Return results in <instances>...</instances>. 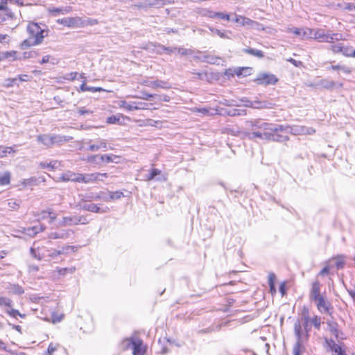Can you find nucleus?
I'll use <instances>...</instances> for the list:
<instances>
[{"label": "nucleus", "mask_w": 355, "mask_h": 355, "mask_svg": "<svg viewBox=\"0 0 355 355\" xmlns=\"http://www.w3.org/2000/svg\"><path fill=\"white\" fill-rule=\"evenodd\" d=\"M41 25L42 26L35 22L28 23L27 32L29 37L21 43L22 48L38 45L42 42L44 37H47L49 31L45 28L44 24Z\"/></svg>", "instance_id": "obj_1"}, {"label": "nucleus", "mask_w": 355, "mask_h": 355, "mask_svg": "<svg viewBox=\"0 0 355 355\" xmlns=\"http://www.w3.org/2000/svg\"><path fill=\"white\" fill-rule=\"evenodd\" d=\"M294 332L297 341L293 347V355H301L305 351L304 343L308 340L309 332H303L302 324L300 321L295 322Z\"/></svg>", "instance_id": "obj_2"}, {"label": "nucleus", "mask_w": 355, "mask_h": 355, "mask_svg": "<svg viewBox=\"0 0 355 355\" xmlns=\"http://www.w3.org/2000/svg\"><path fill=\"white\" fill-rule=\"evenodd\" d=\"M257 130V129L254 128L251 132L248 133L249 139H253L254 138H259L261 139L279 142L288 140V137L287 136L272 133L269 130H263V132L258 131Z\"/></svg>", "instance_id": "obj_3"}, {"label": "nucleus", "mask_w": 355, "mask_h": 355, "mask_svg": "<svg viewBox=\"0 0 355 355\" xmlns=\"http://www.w3.org/2000/svg\"><path fill=\"white\" fill-rule=\"evenodd\" d=\"M342 35L338 33L328 34L323 29H314L313 38L317 40L320 42L332 43L333 41L341 39Z\"/></svg>", "instance_id": "obj_4"}, {"label": "nucleus", "mask_w": 355, "mask_h": 355, "mask_svg": "<svg viewBox=\"0 0 355 355\" xmlns=\"http://www.w3.org/2000/svg\"><path fill=\"white\" fill-rule=\"evenodd\" d=\"M87 223L86 217L83 216H70L63 217L62 220L59 222V226L67 227L76 225L79 223L87 224Z\"/></svg>", "instance_id": "obj_5"}, {"label": "nucleus", "mask_w": 355, "mask_h": 355, "mask_svg": "<svg viewBox=\"0 0 355 355\" xmlns=\"http://www.w3.org/2000/svg\"><path fill=\"white\" fill-rule=\"evenodd\" d=\"M313 302H315L318 310L320 313L331 314V310L333 309V307L325 295L320 297Z\"/></svg>", "instance_id": "obj_6"}, {"label": "nucleus", "mask_w": 355, "mask_h": 355, "mask_svg": "<svg viewBox=\"0 0 355 355\" xmlns=\"http://www.w3.org/2000/svg\"><path fill=\"white\" fill-rule=\"evenodd\" d=\"M140 85L153 89L159 87L162 89H170L171 87L169 83L162 80H150L149 79H145L140 82Z\"/></svg>", "instance_id": "obj_7"}, {"label": "nucleus", "mask_w": 355, "mask_h": 355, "mask_svg": "<svg viewBox=\"0 0 355 355\" xmlns=\"http://www.w3.org/2000/svg\"><path fill=\"white\" fill-rule=\"evenodd\" d=\"M315 132L311 127L304 125H290L289 133L294 135H313Z\"/></svg>", "instance_id": "obj_8"}, {"label": "nucleus", "mask_w": 355, "mask_h": 355, "mask_svg": "<svg viewBox=\"0 0 355 355\" xmlns=\"http://www.w3.org/2000/svg\"><path fill=\"white\" fill-rule=\"evenodd\" d=\"M57 23L69 28H80L81 22L80 17H66L58 19Z\"/></svg>", "instance_id": "obj_9"}, {"label": "nucleus", "mask_w": 355, "mask_h": 355, "mask_svg": "<svg viewBox=\"0 0 355 355\" xmlns=\"http://www.w3.org/2000/svg\"><path fill=\"white\" fill-rule=\"evenodd\" d=\"M256 81L259 85H275L278 78L273 74L262 73L257 77Z\"/></svg>", "instance_id": "obj_10"}, {"label": "nucleus", "mask_w": 355, "mask_h": 355, "mask_svg": "<svg viewBox=\"0 0 355 355\" xmlns=\"http://www.w3.org/2000/svg\"><path fill=\"white\" fill-rule=\"evenodd\" d=\"M260 128L263 130H269L270 132L274 134H278V132H286L289 133L290 125H283L278 124H262Z\"/></svg>", "instance_id": "obj_11"}, {"label": "nucleus", "mask_w": 355, "mask_h": 355, "mask_svg": "<svg viewBox=\"0 0 355 355\" xmlns=\"http://www.w3.org/2000/svg\"><path fill=\"white\" fill-rule=\"evenodd\" d=\"M324 295L320 293V284L318 280L314 281L311 284L309 292V299L311 302Z\"/></svg>", "instance_id": "obj_12"}, {"label": "nucleus", "mask_w": 355, "mask_h": 355, "mask_svg": "<svg viewBox=\"0 0 355 355\" xmlns=\"http://www.w3.org/2000/svg\"><path fill=\"white\" fill-rule=\"evenodd\" d=\"M275 104L267 101H249L247 104L248 107L254 109H271L274 107Z\"/></svg>", "instance_id": "obj_13"}, {"label": "nucleus", "mask_w": 355, "mask_h": 355, "mask_svg": "<svg viewBox=\"0 0 355 355\" xmlns=\"http://www.w3.org/2000/svg\"><path fill=\"white\" fill-rule=\"evenodd\" d=\"M73 234V232L71 230H62L58 232H51L48 235L49 239H67L70 237L71 235Z\"/></svg>", "instance_id": "obj_14"}, {"label": "nucleus", "mask_w": 355, "mask_h": 355, "mask_svg": "<svg viewBox=\"0 0 355 355\" xmlns=\"http://www.w3.org/2000/svg\"><path fill=\"white\" fill-rule=\"evenodd\" d=\"M315 85L318 87H321L327 89H332L335 87L336 85H338L339 87H342L343 86V83L336 84L334 81L330 80L329 79H321L318 80Z\"/></svg>", "instance_id": "obj_15"}, {"label": "nucleus", "mask_w": 355, "mask_h": 355, "mask_svg": "<svg viewBox=\"0 0 355 355\" xmlns=\"http://www.w3.org/2000/svg\"><path fill=\"white\" fill-rule=\"evenodd\" d=\"M236 23L239 24L242 26H248L250 28H254L258 23L255 21L250 19L244 16L237 15H236V18L234 19Z\"/></svg>", "instance_id": "obj_16"}, {"label": "nucleus", "mask_w": 355, "mask_h": 355, "mask_svg": "<svg viewBox=\"0 0 355 355\" xmlns=\"http://www.w3.org/2000/svg\"><path fill=\"white\" fill-rule=\"evenodd\" d=\"M133 355H144L146 347L143 345V341L137 338L132 347Z\"/></svg>", "instance_id": "obj_17"}, {"label": "nucleus", "mask_w": 355, "mask_h": 355, "mask_svg": "<svg viewBox=\"0 0 355 355\" xmlns=\"http://www.w3.org/2000/svg\"><path fill=\"white\" fill-rule=\"evenodd\" d=\"M107 144L105 139H98L95 144H90L87 148L88 150L92 152L97 151L100 149H107Z\"/></svg>", "instance_id": "obj_18"}, {"label": "nucleus", "mask_w": 355, "mask_h": 355, "mask_svg": "<svg viewBox=\"0 0 355 355\" xmlns=\"http://www.w3.org/2000/svg\"><path fill=\"white\" fill-rule=\"evenodd\" d=\"M301 321L305 331L309 332L311 327L309 325V322H311L309 317V310L307 308L304 307L302 312Z\"/></svg>", "instance_id": "obj_19"}, {"label": "nucleus", "mask_w": 355, "mask_h": 355, "mask_svg": "<svg viewBox=\"0 0 355 355\" xmlns=\"http://www.w3.org/2000/svg\"><path fill=\"white\" fill-rule=\"evenodd\" d=\"M74 252L76 250V247L73 245H67L62 247L60 250H54L50 254L49 257L52 259H54L58 255L67 254L69 251Z\"/></svg>", "instance_id": "obj_20"}, {"label": "nucleus", "mask_w": 355, "mask_h": 355, "mask_svg": "<svg viewBox=\"0 0 355 355\" xmlns=\"http://www.w3.org/2000/svg\"><path fill=\"white\" fill-rule=\"evenodd\" d=\"M37 140L47 148L53 146L52 135H40L37 137Z\"/></svg>", "instance_id": "obj_21"}, {"label": "nucleus", "mask_w": 355, "mask_h": 355, "mask_svg": "<svg viewBox=\"0 0 355 355\" xmlns=\"http://www.w3.org/2000/svg\"><path fill=\"white\" fill-rule=\"evenodd\" d=\"M80 173H76L71 171L64 173L62 175V180L64 181H71L75 182H80Z\"/></svg>", "instance_id": "obj_22"}, {"label": "nucleus", "mask_w": 355, "mask_h": 355, "mask_svg": "<svg viewBox=\"0 0 355 355\" xmlns=\"http://www.w3.org/2000/svg\"><path fill=\"white\" fill-rule=\"evenodd\" d=\"M78 206L80 209L89 211L94 213H103L105 211L101 210L96 205L91 203V204H83L82 205L80 202L78 204Z\"/></svg>", "instance_id": "obj_23"}, {"label": "nucleus", "mask_w": 355, "mask_h": 355, "mask_svg": "<svg viewBox=\"0 0 355 355\" xmlns=\"http://www.w3.org/2000/svg\"><path fill=\"white\" fill-rule=\"evenodd\" d=\"M326 343L327 346L329 347V349L331 351H334V352L337 353L338 355H340L345 352V350L343 349L342 347L336 344L332 339H326Z\"/></svg>", "instance_id": "obj_24"}, {"label": "nucleus", "mask_w": 355, "mask_h": 355, "mask_svg": "<svg viewBox=\"0 0 355 355\" xmlns=\"http://www.w3.org/2000/svg\"><path fill=\"white\" fill-rule=\"evenodd\" d=\"M98 175L94 173L82 174L80 173V182L82 183H92L96 182V177Z\"/></svg>", "instance_id": "obj_25"}, {"label": "nucleus", "mask_w": 355, "mask_h": 355, "mask_svg": "<svg viewBox=\"0 0 355 355\" xmlns=\"http://www.w3.org/2000/svg\"><path fill=\"white\" fill-rule=\"evenodd\" d=\"M72 138L69 136L60 135H52L53 146L55 144L60 145L63 143L69 141Z\"/></svg>", "instance_id": "obj_26"}, {"label": "nucleus", "mask_w": 355, "mask_h": 355, "mask_svg": "<svg viewBox=\"0 0 355 355\" xmlns=\"http://www.w3.org/2000/svg\"><path fill=\"white\" fill-rule=\"evenodd\" d=\"M327 70L339 71L345 74H349L352 73V69L350 67L342 64L331 65L327 67Z\"/></svg>", "instance_id": "obj_27"}, {"label": "nucleus", "mask_w": 355, "mask_h": 355, "mask_svg": "<svg viewBox=\"0 0 355 355\" xmlns=\"http://www.w3.org/2000/svg\"><path fill=\"white\" fill-rule=\"evenodd\" d=\"M119 106H120V107L123 108L128 111H133V110H144L145 109V107L144 106L135 105L134 103H128L124 101L120 102Z\"/></svg>", "instance_id": "obj_28"}, {"label": "nucleus", "mask_w": 355, "mask_h": 355, "mask_svg": "<svg viewBox=\"0 0 355 355\" xmlns=\"http://www.w3.org/2000/svg\"><path fill=\"white\" fill-rule=\"evenodd\" d=\"M102 161L106 163L113 162L119 164L121 162V157L113 154L110 155H103Z\"/></svg>", "instance_id": "obj_29"}, {"label": "nucleus", "mask_w": 355, "mask_h": 355, "mask_svg": "<svg viewBox=\"0 0 355 355\" xmlns=\"http://www.w3.org/2000/svg\"><path fill=\"white\" fill-rule=\"evenodd\" d=\"M49 12L52 14L53 16H57L58 14H67L71 11L70 8H48Z\"/></svg>", "instance_id": "obj_30"}, {"label": "nucleus", "mask_w": 355, "mask_h": 355, "mask_svg": "<svg viewBox=\"0 0 355 355\" xmlns=\"http://www.w3.org/2000/svg\"><path fill=\"white\" fill-rule=\"evenodd\" d=\"M328 327L331 334H333L336 338H343L339 336L338 324L337 322L334 321H329L327 322Z\"/></svg>", "instance_id": "obj_31"}, {"label": "nucleus", "mask_w": 355, "mask_h": 355, "mask_svg": "<svg viewBox=\"0 0 355 355\" xmlns=\"http://www.w3.org/2000/svg\"><path fill=\"white\" fill-rule=\"evenodd\" d=\"M103 90V89L101 87H89V86L86 85L85 81H83V84L80 86L79 89H78V92H101Z\"/></svg>", "instance_id": "obj_32"}, {"label": "nucleus", "mask_w": 355, "mask_h": 355, "mask_svg": "<svg viewBox=\"0 0 355 355\" xmlns=\"http://www.w3.org/2000/svg\"><path fill=\"white\" fill-rule=\"evenodd\" d=\"M83 160L86 161L88 163L100 164L102 161V155H94L88 156L86 159H83Z\"/></svg>", "instance_id": "obj_33"}, {"label": "nucleus", "mask_w": 355, "mask_h": 355, "mask_svg": "<svg viewBox=\"0 0 355 355\" xmlns=\"http://www.w3.org/2000/svg\"><path fill=\"white\" fill-rule=\"evenodd\" d=\"M248 125L252 128V130L257 129V130L263 132V129L260 127L262 126V124H270L269 123L263 122L261 120H255L248 122Z\"/></svg>", "instance_id": "obj_34"}, {"label": "nucleus", "mask_w": 355, "mask_h": 355, "mask_svg": "<svg viewBox=\"0 0 355 355\" xmlns=\"http://www.w3.org/2000/svg\"><path fill=\"white\" fill-rule=\"evenodd\" d=\"M136 338H137L131 337L129 338L124 339L121 343L122 349L125 350L130 347L132 348L135 344V340H136Z\"/></svg>", "instance_id": "obj_35"}, {"label": "nucleus", "mask_w": 355, "mask_h": 355, "mask_svg": "<svg viewBox=\"0 0 355 355\" xmlns=\"http://www.w3.org/2000/svg\"><path fill=\"white\" fill-rule=\"evenodd\" d=\"M193 112H198L200 114H201L202 115H213L214 113L213 111H214V110L211 109V108H207V107H202V108H198V107H194L193 108Z\"/></svg>", "instance_id": "obj_36"}, {"label": "nucleus", "mask_w": 355, "mask_h": 355, "mask_svg": "<svg viewBox=\"0 0 355 355\" xmlns=\"http://www.w3.org/2000/svg\"><path fill=\"white\" fill-rule=\"evenodd\" d=\"M10 182V173L9 172H5L4 173H0V186H5L9 184Z\"/></svg>", "instance_id": "obj_37"}, {"label": "nucleus", "mask_w": 355, "mask_h": 355, "mask_svg": "<svg viewBox=\"0 0 355 355\" xmlns=\"http://www.w3.org/2000/svg\"><path fill=\"white\" fill-rule=\"evenodd\" d=\"M243 51L248 54L256 56L259 58H263L264 55L263 51L258 49L249 48L243 49Z\"/></svg>", "instance_id": "obj_38"}, {"label": "nucleus", "mask_w": 355, "mask_h": 355, "mask_svg": "<svg viewBox=\"0 0 355 355\" xmlns=\"http://www.w3.org/2000/svg\"><path fill=\"white\" fill-rule=\"evenodd\" d=\"M342 54L346 57H355V49L351 46H344Z\"/></svg>", "instance_id": "obj_39"}, {"label": "nucleus", "mask_w": 355, "mask_h": 355, "mask_svg": "<svg viewBox=\"0 0 355 355\" xmlns=\"http://www.w3.org/2000/svg\"><path fill=\"white\" fill-rule=\"evenodd\" d=\"M275 280V275L272 272H270L268 275V284H269V287H270V291L272 294H274L276 293Z\"/></svg>", "instance_id": "obj_40"}, {"label": "nucleus", "mask_w": 355, "mask_h": 355, "mask_svg": "<svg viewBox=\"0 0 355 355\" xmlns=\"http://www.w3.org/2000/svg\"><path fill=\"white\" fill-rule=\"evenodd\" d=\"M80 22H81L80 28L85 27L87 26H94L98 23V20L96 19L87 18V19H84L81 17H80Z\"/></svg>", "instance_id": "obj_41"}, {"label": "nucleus", "mask_w": 355, "mask_h": 355, "mask_svg": "<svg viewBox=\"0 0 355 355\" xmlns=\"http://www.w3.org/2000/svg\"><path fill=\"white\" fill-rule=\"evenodd\" d=\"M198 14L203 17H209V18H216V12L211 11L207 8L200 9L198 11Z\"/></svg>", "instance_id": "obj_42"}, {"label": "nucleus", "mask_w": 355, "mask_h": 355, "mask_svg": "<svg viewBox=\"0 0 355 355\" xmlns=\"http://www.w3.org/2000/svg\"><path fill=\"white\" fill-rule=\"evenodd\" d=\"M15 153V150L12 147L0 146V158L6 156L7 153Z\"/></svg>", "instance_id": "obj_43"}, {"label": "nucleus", "mask_w": 355, "mask_h": 355, "mask_svg": "<svg viewBox=\"0 0 355 355\" xmlns=\"http://www.w3.org/2000/svg\"><path fill=\"white\" fill-rule=\"evenodd\" d=\"M313 31H314V29H311V28H304V29H302V35H301V37L302 39L304 38H313Z\"/></svg>", "instance_id": "obj_44"}, {"label": "nucleus", "mask_w": 355, "mask_h": 355, "mask_svg": "<svg viewBox=\"0 0 355 355\" xmlns=\"http://www.w3.org/2000/svg\"><path fill=\"white\" fill-rule=\"evenodd\" d=\"M209 30L212 32V33H216L217 35H218L221 38H226V39H230V37L225 34V32L219 30V29H217V28H212V27H210L209 28Z\"/></svg>", "instance_id": "obj_45"}, {"label": "nucleus", "mask_w": 355, "mask_h": 355, "mask_svg": "<svg viewBox=\"0 0 355 355\" xmlns=\"http://www.w3.org/2000/svg\"><path fill=\"white\" fill-rule=\"evenodd\" d=\"M343 46H344V45L340 44V43L333 44L331 46V50L334 53H343Z\"/></svg>", "instance_id": "obj_46"}, {"label": "nucleus", "mask_w": 355, "mask_h": 355, "mask_svg": "<svg viewBox=\"0 0 355 355\" xmlns=\"http://www.w3.org/2000/svg\"><path fill=\"white\" fill-rule=\"evenodd\" d=\"M161 173V171L159 169H157V168H153L151 172L149 173V175H148V177L146 178V180L147 181H150L153 179H155V178L159 175Z\"/></svg>", "instance_id": "obj_47"}, {"label": "nucleus", "mask_w": 355, "mask_h": 355, "mask_svg": "<svg viewBox=\"0 0 355 355\" xmlns=\"http://www.w3.org/2000/svg\"><path fill=\"white\" fill-rule=\"evenodd\" d=\"M12 305V302L10 299L5 297H0V306H6L10 307Z\"/></svg>", "instance_id": "obj_48"}, {"label": "nucleus", "mask_w": 355, "mask_h": 355, "mask_svg": "<svg viewBox=\"0 0 355 355\" xmlns=\"http://www.w3.org/2000/svg\"><path fill=\"white\" fill-rule=\"evenodd\" d=\"M7 313L15 318H17V316H20L21 318H23L25 317L24 314L20 313L19 312V311L14 309L8 310Z\"/></svg>", "instance_id": "obj_49"}, {"label": "nucleus", "mask_w": 355, "mask_h": 355, "mask_svg": "<svg viewBox=\"0 0 355 355\" xmlns=\"http://www.w3.org/2000/svg\"><path fill=\"white\" fill-rule=\"evenodd\" d=\"M157 47L163 51H165L167 54H171L177 51V47H166L162 44H157Z\"/></svg>", "instance_id": "obj_50"}, {"label": "nucleus", "mask_w": 355, "mask_h": 355, "mask_svg": "<svg viewBox=\"0 0 355 355\" xmlns=\"http://www.w3.org/2000/svg\"><path fill=\"white\" fill-rule=\"evenodd\" d=\"M58 162H51L49 163L48 162H41L40 165L42 168H49L51 169L55 168L57 166Z\"/></svg>", "instance_id": "obj_51"}, {"label": "nucleus", "mask_w": 355, "mask_h": 355, "mask_svg": "<svg viewBox=\"0 0 355 355\" xmlns=\"http://www.w3.org/2000/svg\"><path fill=\"white\" fill-rule=\"evenodd\" d=\"M311 322L312 324H313V326L319 329L320 327V324H321V319L320 317L315 315L314 316L311 320Z\"/></svg>", "instance_id": "obj_52"}, {"label": "nucleus", "mask_w": 355, "mask_h": 355, "mask_svg": "<svg viewBox=\"0 0 355 355\" xmlns=\"http://www.w3.org/2000/svg\"><path fill=\"white\" fill-rule=\"evenodd\" d=\"M178 53L182 55H188L192 54V50L189 49H185L183 47L177 48Z\"/></svg>", "instance_id": "obj_53"}, {"label": "nucleus", "mask_w": 355, "mask_h": 355, "mask_svg": "<svg viewBox=\"0 0 355 355\" xmlns=\"http://www.w3.org/2000/svg\"><path fill=\"white\" fill-rule=\"evenodd\" d=\"M75 270V268H58V272L60 275H64L67 272L73 273Z\"/></svg>", "instance_id": "obj_54"}, {"label": "nucleus", "mask_w": 355, "mask_h": 355, "mask_svg": "<svg viewBox=\"0 0 355 355\" xmlns=\"http://www.w3.org/2000/svg\"><path fill=\"white\" fill-rule=\"evenodd\" d=\"M120 120L119 116L112 115L111 116L107 117V123L110 124H115L117 123Z\"/></svg>", "instance_id": "obj_55"}, {"label": "nucleus", "mask_w": 355, "mask_h": 355, "mask_svg": "<svg viewBox=\"0 0 355 355\" xmlns=\"http://www.w3.org/2000/svg\"><path fill=\"white\" fill-rule=\"evenodd\" d=\"M344 265L345 261L342 257H338L336 259V266L338 269L343 268Z\"/></svg>", "instance_id": "obj_56"}, {"label": "nucleus", "mask_w": 355, "mask_h": 355, "mask_svg": "<svg viewBox=\"0 0 355 355\" xmlns=\"http://www.w3.org/2000/svg\"><path fill=\"white\" fill-rule=\"evenodd\" d=\"M123 196V193L121 191H117L114 192H112L110 194V198L114 200H117Z\"/></svg>", "instance_id": "obj_57"}, {"label": "nucleus", "mask_w": 355, "mask_h": 355, "mask_svg": "<svg viewBox=\"0 0 355 355\" xmlns=\"http://www.w3.org/2000/svg\"><path fill=\"white\" fill-rule=\"evenodd\" d=\"M141 94L142 96H140L139 98L146 101L151 100V98H153L155 96V94H148L145 91H142Z\"/></svg>", "instance_id": "obj_58"}, {"label": "nucleus", "mask_w": 355, "mask_h": 355, "mask_svg": "<svg viewBox=\"0 0 355 355\" xmlns=\"http://www.w3.org/2000/svg\"><path fill=\"white\" fill-rule=\"evenodd\" d=\"M216 17H218L222 19H225L229 21L230 19V15L228 14H225L223 12H216Z\"/></svg>", "instance_id": "obj_59"}, {"label": "nucleus", "mask_w": 355, "mask_h": 355, "mask_svg": "<svg viewBox=\"0 0 355 355\" xmlns=\"http://www.w3.org/2000/svg\"><path fill=\"white\" fill-rule=\"evenodd\" d=\"M287 32L288 33H293L295 35H298L300 37L302 35V29L297 28H288Z\"/></svg>", "instance_id": "obj_60"}, {"label": "nucleus", "mask_w": 355, "mask_h": 355, "mask_svg": "<svg viewBox=\"0 0 355 355\" xmlns=\"http://www.w3.org/2000/svg\"><path fill=\"white\" fill-rule=\"evenodd\" d=\"M78 113L80 115H84V114H92V113H93V111L89 110H87V109H85V107H80V108H78Z\"/></svg>", "instance_id": "obj_61"}, {"label": "nucleus", "mask_w": 355, "mask_h": 355, "mask_svg": "<svg viewBox=\"0 0 355 355\" xmlns=\"http://www.w3.org/2000/svg\"><path fill=\"white\" fill-rule=\"evenodd\" d=\"M346 290L353 301L355 302V286L353 288H346Z\"/></svg>", "instance_id": "obj_62"}, {"label": "nucleus", "mask_w": 355, "mask_h": 355, "mask_svg": "<svg viewBox=\"0 0 355 355\" xmlns=\"http://www.w3.org/2000/svg\"><path fill=\"white\" fill-rule=\"evenodd\" d=\"M26 233L31 236H35L37 234H38L37 231H36L35 228H33V227L26 229Z\"/></svg>", "instance_id": "obj_63"}, {"label": "nucleus", "mask_w": 355, "mask_h": 355, "mask_svg": "<svg viewBox=\"0 0 355 355\" xmlns=\"http://www.w3.org/2000/svg\"><path fill=\"white\" fill-rule=\"evenodd\" d=\"M48 215L49 218V223H52L57 218V214L53 211H49Z\"/></svg>", "instance_id": "obj_64"}]
</instances>
